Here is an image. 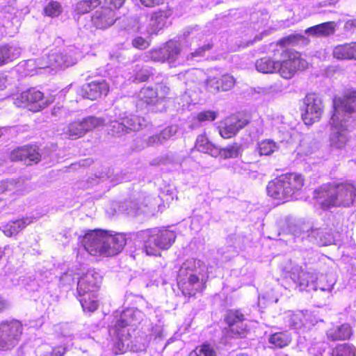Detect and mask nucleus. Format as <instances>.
<instances>
[{"instance_id":"nucleus-1","label":"nucleus","mask_w":356,"mask_h":356,"mask_svg":"<svg viewBox=\"0 0 356 356\" xmlns=\"http://www.w3.org/2000/svg\"><path fill=\"white\" fill-rule=\"evenodd\" d=\"M334 113L330 120L331 146L343 148L350 140L349 133L356 128V91L333 99Z\"/></svg>"},{"instance_id":"nucleus-2","label":"nucleus","mask_w":356,"mask_h":356,"mask_svg":"<svg viewBox=\"0 0 356 356\" xmlns=\"http://www.w3.org/2000/svg\"><path fill=\"white\" fill-rule=\"evenodd\" d=\"M85 250L95 257H113L118 254L126 245L123 234L103 229L90 230L82 240Z\"/></svg>"},{"instance_id":"nucleus-3","label":"nucleus","mask_w":356,"mask_h":356,"mask_svg":"<svg viewBox=\"0 0 356 356\" xmlns=\"http://www.w3.org/2000/svg\"><path fill=\"white\" fill-rule=\"evenodd\" d=\"M82 56L83 53L73 46L63 51L52 49L40 58L26 60V74L32 76L36 69H49V72L64 69L76 63Z\"/></svg>"},{"instance_id":"nucleus-4","label":"nucleus","mask_w":356,"mask_h":356,"mask_svg":"<svg viewBox=\"0 0 356 356\" xmlns=\"http://www.w3.org/2000/svg\"><path fill=\"white\" fill-rule=\"evenodd\" d=\"M356 197V188L350 182L329 184L315 191L314 198L323 209L331 207H349Z\"/></svg>"},{"instance_id":"nucleus-5","label":"nucleus","mask_w":356,"mask_h":356,"mask_svg":"<svg viewBox=\"0 0 356 356\" xmlns=\"http://www.w3.org/2000/svg\"><path fill=\"white\" fill-rule=\"evenodd\" d=\"M290 277L300 291L309 288V289L324 293L327 298L331 296L334 286L337 282L334 273H331L318 275L315 272L305 271L299 266L293 268L290 272Z\"/></svg>"},{"instance_id":"nucleus-6","label":"nucleus","mask_w":356,"mask_h":356,"mask_svg":"<svg viewBox=\"0 0 356 356\" xmlns=\"http://www.w3.org/2000/svg\"><path fill=\"white\" fill-rule=\"evenodd\" d=\"M116 321L113 327L109 330L111 336H115L118 340L115 344L117 353H124L129 346V330L127 326L136 325L143 319V314L136 308H128L116 315Z\"/></svg>"},{"instance_id":"nucleus-7","label":"nucleus","mask_w":356,"mask_h":356,"mask_svg":"<svg viewBox=\"0 0 356 356\" xmlns=\"http://www.w3.org/2000/svg\"><path fill=\"white\" fill-rule=\"evenodd\" d=\"M204 270L205 265L200 259L191 258L183 263L178 273L177 283L184 296H194L202 289V280L198 275Z\"/></svg>"},{"instance_id":"nucleus-8","label":"nucleus","mask_w":356,"mask_h":356,"mask_svg":"<svg viewBox=\"0 0 356 356\" xmlns=\"http://www.w3.org/2000/svg\"><path fill=\"white\" fill-rule=\"evenodd\" d=\"M102 282L101 275L95 270H89L79 280L77 293L84 311L92 312L98 307L97 291Z\"/></svg>"},{"instance_id":"nucleus-9","label":"nucleus","mask_w":356,"mask_h":356,"mask_svg":"<svg viewBox=\"0 0 356 356\" xmlns=\"http://www.w3.org/2000/svg\"><path fill=\"white\" fill-rule=\"evenodd\" d=\"M304 179L297 173L282 175L267 186L268 195L275 199L288 201L302 188Z\"/></svg>"},{"instance_id":"nucleus-10","label":"nucleus","mask_w":356,"mask_h":356,"mask_svg":"<svg viewBox=\"0 0 356 356\" xmlns=\"http://www.w3.org/2000/svg\"><path fill=\"white\" fill-rule=\"evenodd\" d=\"M139 236L143 239V251L150 256L159 255L161 250L170 248L176 238L174 232L164 228L142 231Z\"/></svg>"},{"instance_id":"nucleus-11","label":"nucleus","mask_w":356,"mask_h":356,"mask_svg":"<svg viewBox=\"0 0 356 356\" xmlns=\"http://www.w3.org/2000/svg\"><path fill=\"white\" fill-rule=\"evenodd\" d=\"M114 113L108 120L110 131L113 135L120 136L131 131H138L145 126L143 118L121 113L118 110H115Z\"/></svg>"},{"instance_id":"nucleus-12","label":"nucleus","mask_w":356,"mask_h":356,"mask_svg":"<svg viewBox=\"0 0 356 356\" xmlns=\"http://www.w3.org/2000/svg\"><path fill=\"white\" fill-rule=\"evenodd\" d=\"M146 56L154 62H168L170 67H176L186 61L181 55L180 44L174 40H170L163 47L147 52Z\"/></svg>"},{"instance_id":"nucleus-13","label":"nucleus","mask_w":356,"mask_h":356,"mask_svg":"<svg viewBox=\"0 0 356 356\" xmlns=\"http://www.w3.org/2000/svg\"><path fill=\"white\" fill-rule=\"evenodd\" d=\"M282 60L278 61L277 73L284 79L292 78L298 70H303L308 66V63L303 59L300 53L291 49H283Z\"/></svg>"},{"instance_id":"nucleus-14","label":"nucleus","mask_w":356,"mask_h":356,"mask_svg":"<svg viewBox=\"0 0 356 356\" xmlns=\"http://www.w3.org/2000/svg\"><path fill=\"white\" fill-rule=\"evenodd\" d=\"M22 334V325L17 320L3 321L0 323V350H8L19 342Z\"/></svg>"},{"instance_id":"nucleus-15","label":"nucleus","mask_w":356,"mask_h":356,"mask_svg":"<svg viewBox=\"0 0 356 356\" xmlns=\"http://www.w3.org/2000/svg\"><path fill=\"white\" fill-rule=\"evenodd\" d=\"M301 111L302 118L305 124L311 125L319 121L324 112L322 99L316 93L307 94L303 99Z\"/></svg>"},{"instance_id":"nucleus-16","label":"nucleus","mask_w":356,"mask_h":356,"mask_svg":"<svg viewBox=\"0 0 356 356\" xmlns=\"http://www.w3.org/2000/svg\"><path fill=\"white\" fill-rule=\"evenodd\" d=\"M104 124V119L90 116L82 121L70 123L65 128L64 134L72 139H76L82 137L86 132Z\"/></svg>"},{"instance_id":"nucleus-17","label":"nucleus","mask_w":356,"mask_h":356,"mask_svg":"<svg viewBox=\"0 0 356 356\" xmlns=\"http://www.w3.org/2000/svg\"><path fill=\"white\" fill-rule=\"evenodd\" d=\"M244 315L238 310H230L227 312L225 321L228 325L225 334L231 338L241 337L246 330L244 325Z\"/></svg>"},{"instance_id":"nucleus-18","label":"nucleus","mask_w":356,"mask_h":356,"mask_svg":"<svg viewBox=\"0 0 356 356\" xmlns=\"http://www.w3.org/2000/svg\"><path fill=\"white\" fill-rule=\"evenodd\" d=\"M43 97L44 95L40 90L31 88L22 92L17 100L24 104V106L28 107L30 111L37 112L47 105Z\"/></svg>"},{"instance_id":"nucleus-19","label":"nucleus","mask_w":356,"mask_h":356,"mask_svg":"<svg viewBox=\"0 0 356 356\" xmlns=\"http://www.w3.org/2000/svg\"><path fill=\"white\" fill-rule=\"evenodd\" d=\"M109 88L105 79H99L84 84L81 88V94L84 98L95 100L103 95H107Z\"/></svg>"},{"instance_id":"nucleus-20","label":"nucleus","mask_w":356,"mask_h":356,"mask_svg":"<svg viewBox=\"0 0 356 356\" xmlns=\"http://www.w3.org/2000/svg\"><path fill=\"white\" fill-rule=\"evenodd\" d=\"M248 123V120L238 115H232L221 122L219 134L224 138H230Z\"/></svg>"},{"instance_id":"nucleus-21","label":"nucleus","mask_w":356,"mask_h":356,"mask_svg":"<svg viewBox=\"0 0 356 356\" xmlns=\"http://www.w3.org/2000/svg\"><path fill=\"white\" fill-rule=\"evenodd\" d=\"M169 92L168 87L163 84H158L155 90L150 87L143 88L140 91L139 97L147 104H155L164 99Z\"/></svg>"},{"instance_id":"nucleus-22","label":"nucleus","mask_w":356,"mask_h":356,"mask_svg":"<svg viewBox=\"0 0 356 356\" xmlns=\"http://www.w3.org/2000/svg\"><path fill=\"white\" fill-rule=\"evenodd\" d=\"M73 337L72 335L64 334L60 338L61 344L52 346L48 343H43L35 350L36 356H63L66 352L67 346L70 345Z\"/></svg>"},{"instance_id":"nucleus-23","label":"nucleus","mask_w":356,"mask_h":356,"mask_svg":"<svg viewBox=\"0 0 356 356\" xmlns=\"http://www.w3.org/2000/svg\"><path fill=\"white\" fill-rule=\"evenodd\" d=\"M113 5H105L97 10L92 17L93 24L98 29H106L115 21Z\"/></svg>"},{"instance_id":"nucleus-24","label":"nucleus","mask_w":356,"mask_h":356,"mask_svg":"<svg viewBox=\"0 0 356 356\" xmlns=\"http://www.w3.org/2000/svg\"><path fill=\"white\" fill-rule=\"evenodd\" d=\"M168 13L159 10L154 13L148 21L147 28H139V32L145 35L151 36L157 34L161 30L166 23Z\"/></svg>"},{"instance_id":"nucleus-25","label":"nucleus","mask_w":356,"mask_h":356,"mask_svg":"<svg viewBox=\"0 0 356 356\" xmlns=\"http://www.w3.org/2000/svg\"><path fill=\"white\" fill-rule=\"evenodd\" d=\"M12 161H24L27 165L37 163L40 159V154L36 147L24 146L14 149L10 154Z\"/></svg>"},{"instance_id":"nucleus-26","label":"nucleus","mask_w":356,"mask_h":356,"mask_svg":"<svg viewBox=\"0 0 356 356\" xmlns=\"http://www.w3.org/2000/svg\"><path fill=\"white\" fill-rule=\"evenodd\" d=\"M187 37L191 40V46L199 47L194 51L190 54L191 58H194L199 56H202L206 51H209L211 48L210 43H204L202 44V40L204 38V34L202 32H198L196 30L193 29L191 32L188 33Z\"/></svg>"},{"instance_id":"nucleus-27","label":"nucleus","mask_w":356,"mask_h":356,"mask_svg":"<svg viewBox=\"0 0 356 356\" xmlns=\"http://www.w3.org/2000/svg\"><path fill=\"white\" fill-rule=\"evenodd\" d=\"M283 320L286 327L295 330H300L307 327L305 315L301 311L296 312L288 311L284 313Z\"/></svg>"},{"instance_id":"nucleus-28","label":"nucleus","mask_w":356,"mask_h":356,"mask_svg":"<svg viewBox=\"0 0 356 356\" xmlns=\"http://www.w3.org/2000/svg\"><path fill=\"white\" fill-rule=\"evenodd\" d=\"M269 16L267 13H263L261 12L254 13L251 15V28L259 32V35H256L254 40H261L263 35H267L268 32L264 29L265 26L268 24Z\"/></svg>"},{"instance_id":"nucleus-29","label":"nucleus","mask_w":356,"mask_h":356,"mask_svg":"<svg viewBox=\"0 0 356 356\" xmlns=\"http://www.w3.org/2000/svg\"><path fill=\"white\" fill-rule=\"evenodd\" d=\"M177 130L178 128L176 125H171L165 128L159 134L153 135L148 138L147 141V146L163 145L174 136L177 134Z\"/></svg>"},{"instance_id":"nucleus-30","label":"nucleus","mask_w":356,"mask_h":356,"mask_svg":"<svg viewBox=\"0 0 356 356\" xmlns=\"http://www.w3.org/2000/svg\"><path fill=\"white\" fill-rule=\"evenodd\" d=\"M333 56L339 60L356 59V42L337 46L333 50Z\"/></svg>"},{"instance_id":"nucleus-31","label":"nucleus","mask_w":356,"mask_h":356,"mask_svg":"<svg viewBox=\"0 0 356 356\" xmlns=\"http://www.w3.org/2000/svg\"><path fill=\"white\" fill-rule=\"evenodd\" d=\"M195 148L197 151L208 154L213 157H217L220 152V148L210 142L205 134H200L197 136Z\"/></svg>"},{"instance_id":"nucleus-32","label":"nucleus","mask_w":356,"mask_h":356,"mask_svg":"<svg viewBox=\"0 0 356 356\" xmlns=\"http://www.w3.org/2000/svg\"><path fill=\"white\" fill-rule=\"evenodd\" d=\"M352 334V329L348 324L333 326L327 331V337L332 341L346 340Z\"/></svg>"},{"instance_id":"nucleus-33","label":"nucleus","mask_w":356,"mask_h":356,"mask_svg":"<svg viewBox=\"0 0 356 356\" xmlns=\"http://www.w3.org/2000/svg\"><path fill=\"white\" fill-rule=\"evenodd\" d=\"M31 222V220L28 218L11 221L1 227L4 234L7 236H13L17 234Z\"/></svg>"},{"instance_id":"nucleus-34","label":"nucleus","mask_w":356,"mask_h":356,"mask_svg":"<svg viewBox=\"0 0 356 356\" xmlns=\"http://www.w3.org/2000/svg\"><path fill=\"white\" fill-rule=\"evenodd\" d=\"M335 31V23L328 22L322 23L305 30V33L315 36H327L333 34Z\"/></svg>"},{"instance_id":"nucleus-35","label":"nucleus","mask_w":356,"mask_h":356,"mask_svg":"<svg viewBox=\"0 0 356 356\" xmlns=\"http://www.w3.org/2000/svg\"><path fill=\"white\" fill-rule=\"evenodd\" d=\"M21 54V49L16 45L0 46V65L17 58Z\"/></svg>"},{"instance_id":"nucleus-36","label":"nucleus","mask_w":356,"mask_h":356,"mask_svg":"<svg viewBox=\"0 0 356 356\" xmlns=\"http://www.w3.org/2000/svg\"><path fill=\"white\" fill-rule=\"evenodd\" d=\"M311 235L316 238V243L320 245H328L338 241L336 236L325 229L312 230Z\"/></svg>"},{"instance_id":"nucleus-37","label":"nucleus","mask_w":356,"mask_h":356,"mask_svg":"<svg viewBox=\"0 0 356 356\" xmlns=\"http://www.w3.org/2000/svg\"><path fill=\"white\" fill-rule=\"evenodd\" d=\"M278 61L273 60L270 57H264L257 60L256 69L258 72L268 74L277 72Z\"/></svg>"},{"instance_id":"nucleus-38","label":"nucleus","mask_w":356,"mask_h":356,"mask_svg":"<svg viewBox=\"0 0 356 356\" xmlns=\"http://www.w3.org/2000/svg\"><path fill=\"white\" fill-rule=\"evenodd\" d=\"M291 337L287 332H278L271 334L268 342L276 348H283L289 344Z\"/></svg>"},{"instance_id":"nucleus-39","label":"nucleus","mask_w":356,"mask_h":356,"mask_svg":"<svg viewBox=\"0 0 356 356\" xmlns=\"http://www.w3.org/2000/svg\"><path fill=\"white\" fill-rule=\"evenodd\" d=\"M1 194H16L17 195L24 194L22 186L20 183L14 181H5L0 184V195Z\"/></svg>"},{"instance_id":"nucleus-40","label":"nucleus","mask_w":356,"mask_h":356,"mask_svg":"<svg viewBox=\"0 0 356 356\" xmlns=\"http://www.w3.org/2000/svg\"><path fill=\"white\" fill-rule=\"evenodd\" d=\"M279 145L271 139H265L258 143L257 150L260 155L268 156L277 151Z\"/></svg>"},{"instance_id":"nucleus-41","label":"nucleus","mask_w":356,"mask_h":356,"mask_svg":"<svg viewBox=\"0 0 356 356\" xmlns=\"http://www.w3.org/2000/svg\"><path fill=\"white\" fill-rule=\"evenodd\" d=\"M241 153V145L234 143L231 145H228L227 147L220 149L219 155L223 159H229V158H236Z\"/></svg>"},{"instance_id":"nucleus-42","label":"nucleus","mask_w":356,"mask_h":356,"mask_svg":"<svg viewBox=\"0 0 356 356\" xmlns=\"http://www.w3.org/2000/svg\"><path fill=\"white\" fill-rule=\"evenodd\" d=\"M332 356H355V349L349 344L339 345L332 350Z\"/></svg>"},{"instance_id":"nucleus-43","label":"nucleus","mask_w":356,"mask_h":356,"mask_svg":"<svg viewBox=\"0 0 356 356\" xmlns=\"http://www.w3.org/2000/svg\"><path fill=\"white\" fill-rule=\"evenodd\" d=\"M156 201L155 198H153L152 197L141 195L138 200L137 203H134L133 206L131 207L130 210L128 211V213H130L133 211H136L138 209H140L142 208V206L147 207L148 205L152 206L153 202Z\"/></svg>"},{"instance_id":"nucleus-44","label":"nucleus","mask_w":356,"mask_h":356,"mask_svg":"<svg viewBox=\"0 0 356 356\" xmlns=\"http://www.w3.org/2000/svg\"><path fill=\"white\" fill-rule=\"evenodd\" d=\"M189 356H216V353L209 344H203L191 352Z\"/></svg>"},{"instance_id":"nucleus-45","label":"nucleus","mask_w":356,"mask_h":356,"mask_svg":"<svg viewBox=\"0 0 356 356\" xmlns=\"http://www.w3.org/2000/svg\"><path fill=\"white\" fill-rule=\"evenodd\" d=\"M220 81L219 92L227 91L230 90L235 84L234 78L229 74H224L218 78Z\"/></svg>"},{"instance_id":"nucleus-46","label":"nucleus","mask_w":356,"mask_h":356,"mask_svg":"<svg viewBox=\"0 0 356 356\" xmlns=\"http://www.w3.org/2000/svg\"><path fill=\"white\" fill-rule=\"evenodd\" d=\"M327 343L321 340H315L312 341L308 348V351L311 355H321L325 350Z\"/></svg>"},{"instance_id":"nucleus-47","label":"nucleus","mask_w":356,"mask_h":356,"mask_svg":"<svg viewBox=\"0 0 356 356\" xmlns=\"http://www.w3.org/2000/svg\"><path fill=\"white\" fill-rule=\"evenodd\" d=\"M61 10V6L57 1H51L44 8L45 14L51 17L59 15Z\"/></svg>"},{"instance_id":"nucleus-48","label":"nucleus","mask_w":356,"mask_h":356,"mask_svg":"<svg viewBox=\"0 0 356 356\" xmlns=\"http://www.w3.org/2000/svg\"><path fill=\"white\" fill-rule=\"evenodd\" d=\"M207 90L212 93H216L219 92L220 81L218 77L209 76L206 82Z\"/></svg>"},{"instance_id":"nucleus-49","label":"nucleus","mask_w":356,"mask_h":356,"mask_svg":"<svg viewBox=\"0 0 356 356\" xmlns=\"http://www.w3.org/2000/svg\"><path fill=\"white\" fill-rule=\"evenodd\" d=\"M217 118V113L212 111H204L197 114L196 119L200 122L213 121Z\"/></svg>"},{"instance_id":"nucleus-50","label":"nucleus","mask_w":356,"mask_h":356,"mask_svg":"<svg viewBox=\"0 0 356 356\" xmlns=\"http://www.w3.org/2000/svg\"><path fill=\"white\" fill-rule=\"evenodd\" d=\"M145 36L147 38H145L142 36H137L134 38L132 40L133 46L139 49H145L147 48L150 44L149 40H148L149 36Z\"/></svg>"},{"instance_id":"nucleus-51","label":"nucleus","mask_w":356,"mask_h":356,"mask_svg":"<svg viewBox=\"0 0 356 356\" xmlns=\"http://www.w3.org/2000/svg\"><path fill=\"white\" fill-rule=\"evenodd\" d=\"M302 38L303 36L300 34L290 35L287 37L281 39L279 41V44L282 46H285L286 44L296 43Z\"/></svg>"},{"instance_id":"nucleus-52","label":"nucleus","mask_w":356,"mask_h":356,"mask_svg":"<svg viewBox=\"0 0 356 356\" xmlns=\"http://www.w3.org/2000/svg\"><path fill=\"white\" fill-rule=\"evenodd\" d=\"M150 74H152V72L148 69H142L136 73L133 81L138 82L145 81L149 79Z\"/></svg>"},{"instance_id":"nucleus-53","label":"nucleus","mask_w":356,"mask_h":356,"mask_svg":"<svg viewBox=\"0 0 356 356\" xmlns=\"http://www.w3.org/2000/svg\"><path fill=\"white\" fill-rule=\"evenodd\" d=\"M165 0H140L142 4L147 7L159 6L163 3Z\"/></svg>"},{"instance_id":"nucleus-54","label":"nucleus","mask_w":356,"mask_h":356,"mask_svg":"<svg viewBox=\"0 0 356 356\" xmlns=\"http://www.w3.org/2000/svg\"><path fill=\"white\" fill-rule=\"evenodd\" d=\"M163 327L161 325H156L152 328V334L156 338H161L163 337Z\"/></svg>"},{"instance_id":"nucleus-55","label":"nucleus","mask_w":356,"mask_h":356,"mask_svg":"<svg viewBox=\"0 0 356 356\" xmlns=\"http://www.w3.org/2000/svg\"><path fill=\"white\" fill-rule=\"evenodd\" d=\"M10 307L9 302L0 297V312H2L5 309H8Z\"/></svg>"},{"instance_id":"nucleus-56","label":"nucleus","mask_w":356,"mask_h":356,"mask_svg":"<svg viewBox=\"0 0 356 356\" xmlns=\"http://www.w3.org/2000/svg\"><path fill=\"white\" fill-rule=\"evenodd\" d=\"M7 82L8 81L6 76L3 74H0V90H3L4 88H6Z\"/></svg>"},{"instance_id":"nucleus-57","label":"nucleus","mask_w":356,"mask_h":356,"mask_svg":"<svg viewBox=\"0 0 356 356\" xmlns=\"http://www.w3.org/2000/svg\"><path fill=\"white\" fill-rule=\"evenodd\" d=\"M348 23H350L351 25L356 26V19H354L353 21L348 22Z\"/></svg>"}]
</instances>
